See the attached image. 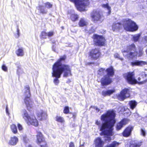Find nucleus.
Returning <instances> with one entry per match:
<instances>
[{
    "instance_id": "1",
    "label": "nucleus",
    "mask_w": 147,
    "mask_h": 147,
    "mask_svg": "<svg viewBox=\"0 0 147 147\" xmlns=\"http://www.w3.org/2000/svg\"><path fill=\"white\" fill-rule=\"evenodd\" d=\"M115 117L114 111H109L101 116V120L104 122L101 126H100V121L97 120L96 121V124L99 126L100 130L102 131L100 135L105 136V140L106 142H109L111 140L110 136L113 134L112 131L115 122Z\"/></svg>"
},
{
    "instance_id": "2",
    "label": "nucleus",
    "mask_w": 147,
    "mask_h": 147,
    "mask_svg": "<svg viewBox=\"0 0 147 147\" xmlns=\"http://www.w3.org/2000/svg\"><path fill=\"white\" fill-rule=\"evenodd\" d=\"M65 59V56L61 57L53 66L52 76L55 77L54 79V82L56 85L58 84L59 80L58 78H60L61 75L63 72L64 73V77H67L69 75H71V69L70 67L67 65L62 64V62L64 61Z\"/></svg>"
},
{
    "instance_id": "3",
    "label": "nucleus",
    "mask_w": 147,
    "mask_h": 147,
    "mask_svg": "<svg viewBox=\"0 0 147 147\" xmlns=\"http://www.w3.org/2000/svg\"><path fill=\"white\" fill-rule=\"evenodd\" d=\"M136 50L135 46L134 44H131L127 47L126 50L122 51L123 55L129 59L136 58L138 55V57L142 56L143 55V52L142 50H140L139 53L135 51L134 52H131L132 51H134Z\"/></svg>"
},
{
    "instance_id": "4",
    "label": "nucleus",
    "mask_w": 147,
    "mask_h": 147,
    "mask_svg": "<svg viewBox=\"0 0 147 147\" xmlns=\"http://www.w3.org/2000/svg\"><path fill=\"white\" fill-rule=\"evenodd\" d=\"M134 74L133 72H129L124 74V77L128 83L131 84H135L138 82L139 84H143L147 81V74L144 72H142L141 75L142 76L143 80L140 82H138L135 79L134 76Z\"/></svg>"
},
{
    "instance_id": "5",
    "label": "nucleus",
    "mask_w": 147,
    "mask_h": 147,
    "mask_svg": "<svg viewBox=\"0 0 147 147\" xmlns=\"http://www.w3.org/2000/svg\"><path fill=\"white\" fill-rule=\"evenodd\" d=\"M22 116L28 125H32L35 126H37L38 125V121L35 117L33 115L30 116L26 111L24 109L22 111Z\"/></svg>"
},
{
    "instance_id": "6",
    "label": "nucleus",
    "mask_w": 147,
    "mask_h": 147,
    "mask_svg": "<svg viewBox=\"0 0 147 147\" xmlns=\"http://www.w3.org/2000/svg\"><path fill=\"white\" fill-rule=\"evenodd\" d=\"M122 25L124 29L127 31H135L138 28V26L134 22L129 19H125L122 21Z\"/></svg>"
},
{
    "instance_id": "7",
    "label": "nucleus",
    "mask_w": 147,
    "mask_h": 147,
    "mask_svg": "<svg viewBox=\"0 0 147 147\" xmlns=\"http://www.w3.org/2000/svg\"><path fill=\"white\" fill-rule=\"evenodd\" d=\"M74 3L77 9L80 11H86V8L89 4V0H69Z\"/></svg>"
},
{
    "instance_id": "8",
    "label": "nucleus",
    "mask_w": 147,
    "mask_h": 147,
    "mask_svg": "<svg viewBox=\"0 0 147 147\" xmlns=\"http://www.w3.org/2000/svg\"><path fill=\"white\" fill-rule=\"evenodd\" d=\"M92 20L94 22L98 21L102 22L104 19V17L102 12L98 9H94L90 13Z\"/></svg>"
},
{
    "instance_id": "9",
    "label": "nucleus",
    "mask_w": 147,
    "mask_h": 147,
    "mask_svg": "<svg viewBox=\"0 0 147 147\" xmlns=\"http://www.w3.org/2000/svg\"><path fill=\"white\" fill-rule=\"evenodd\" d=\"M24 90L26 91L25 93L24 102L27 109L30 110L31 108L33 107L34 104L30 98V94L29 86H26Z\"/></svg>"
},
{
    "instance_id": "10",
    "label": "nucleus",
    "mask_w": 147,
    "mask_h": 147,
    "mask_svg": "<svg viewBox=\"0 0 147 147\" xmlns=\"http://www.w3.org/2000/svg\"><path fill=\"white\" fill-rule=\"evenodd\" d=\"M130 92L129 89L125 88L121 91L120 94L118 95V98L119 100H123L129 96Z\"/></svg>"
},
{
    "instance_id": "11",
    "label": "nucleus",
    "mask_w": 147,
    "mask_h": 147,
    "mask_svg": "<svg viewBox=\"0 0 147 147\" xmlns=\"http://www.w3.org/2000/svg\"><path fill=\"white\" fill-rule=\"evenodd\" d=\"M105 39L102 36L95 35L94 36V42L96 45L102 46L104 45Z\"/></svg>"
},
{
    "instance_id": "12",
    "label": "nucleus",
    "mask_w": 147,
    "mask_h": 147,
    "mask_svg": "<svg viewBox=\"0 0 147 147\" xmlns=\"http://www.w3.org/2000/svg\"><path fill=\"white\" fill-rule=\"evenodd\" d=\"M89 56L91 58L94 59H97L100 55V53L98 49L92 50L89 53Z\"/></svg>"
},
{
    "instance_id": "13",
    "label": "nucleus",
    "mask_w": 147,
    "mask_h": 147,
    "mask_svg": "<svg viewBox=\"0 0 147 147\" xmlns=\"http://www.w3.org/2000/svg\"><path fill=\"white\" fill-rule=\"evenodd\" d=\"M129 121V120L127 118H124L120 122L117 123L116 129L117 130L120 129L123 127L127 124Z\"/></svg>"
},
{
    "instance_id": "14",
    "label": "nucleus",
    "mask_w": 147,
    "mask_h": 147,
    "mask_svg": "<svg viewBox=\"0 0 147 147\" xmlns=\"http://www.w3.org/2000/svg\"><path fill=\"white\" fill-rule=\"evenodd\" d=\"M147 65V62L141 60H136L130 63L131 65L133 67L135 66L142 67Z\"/></svg>"
},
{
    "instance_id": "15",
    "label": "nucleus",
    "mask_w": 147,
    "mask_h": 147,
    "mask_svg": "<svg viewBox=\"0 0 147 147\" xmlns=\"http://www.w3.org/2000/svg\"><path fill=\"white\" fill-rule=\"evenodd\" d=\"M111 82V79L108 76H104L101 80V83L103 86L108 85Z\"/></svg>"
},
{
    "instance_id": "16",
    "label": "nucleus",
    "mask_w": 147,
    "mask_h": 147,
    "mask_svg": "<svg viewBox=\"0 0 147 147\" xmlns=\"http://www.w3.org/2000/svg\"><path fill=\"white\" fill-rule=\"evenodd\" d=\"M133 129L132 127L129 126L127 127L123 133V135L124 137H128L130 135Z\"/></svg>"
},
{
    "instance_id": "17",
    "label": "nucleus",
    "mask_w": 147,
    "mask_h": 147,
    "mask_svg": "<svg viewBox=\"0 0 147 147\" xmlns=\"http://www.w3.org/2000/svg\"><path fill=\"white\" fill-rule=\"evenodd\" d=\"M37 116L38 118L40 120H42L45 119L47 117V115L45 112L41 111L38 112L37 113Z\"/></svg>"
},
{
    "instance_id": "18",
    "label": "nucleus",
    "mask_w": 147,
    "mask_h": 147,
    "mask_svg": "<svg viewBox=\"0 0 147 147\" xmlns=\"http://www.w3.org/2000/svg\"><path fill=\"white\" fill-rule=\"evenodd\" d=\"M95 147H103L104 142L100 138H97L95 141Z\"/></svg>"
},
{
    "instance_id": "19",
    "label": "nucleus",
    "mask_w": 147,
    "mask_h": 147,
    "mask_svg": "<svg viewBox=\"0 0 147 147\" xmlns=\"http://www.w3.org/2000/svg\"><path fill=\"white\" fill-rule=\"evenodd\" d=\"M36 136L37 143L38 144H41L42 142L45 140L43 136L42 135L41 132H38Z\"/></svg>"
},
{
    "instance_id": "20",
    "label": "nucleus",
    "mask_w": 147,
    "mask_h": 147,
    "mask_svg": "<svg viewBox=\"0 0 147 147\" xmlns=\"http://www.w3.org/2000/svg\"><path fill=\"white\" fill-rule=\"evenodd\" d=\"M18 142V139L16 136L11 137L9 141V144L11 145H16Z\"/></svg>"
},
{
    "instance_id": "21",
    "label": "nucleus",
    "mask_w": 147,
    "mask_h": 147,
    "mask_svg": "<svg viewBox=\"0 0 147 147\" xmlns=\"http://www.w3.org/2000/svg\"><path fill=\"white\" fill-rule=\"evenodd\" d=\"M115 90L114 89L109 90L105 91H103L102 92V95L104 96H110L111 94L114 92Z\"/></svg>"
},
{
    "instance_id": "22",
    "label": "nucleus",
    "mask_w": 147,
    "mask_h": 147,
    "mask_svg": "<svg viewBox=\"0 0 147 147\" xmlns=\"http://www.w3.org/2000/svg\"><path fill=\"white\" fill-rule=\"evenodd\" d=\"M106 72H107V76L109 77L112 76L114 74V70L113 68L112 67H111L107 69L106 70Z\"/></svg>"
},
{
    "instance_id": "23",
    "label": "nucleus",
    "mask_w": 147,
    "mask_h": 147,
    "mask_svg": "<svg viewBox=\"0 0 147 147\" xmlns=\"http://www.w3.org/2000/svg\"><path fill=\"white\" fill-rule=\"evenodd\" d=\"M37 9L39 11L40 13L42 14H46L47 12V9L42 5H39L37 7Z\"/></svg>"
},
{
    "instance_id": "24",
    "label": "nucleus",
    "mask_w": 147,
    "mask_h": 147,
    "mask_svg": "<svg viewBox=\"0 0 147 147\" xmlns=\"http://www.w3.org/2000/svg\"><path fill=\"white\" fill-rule=\"evenodd\" d=\"M88 24V22L84 18L81 19L78 23L80 27L86 26Z\"/></svg>"
},
{
    "instance_id": "25",
    "label": "nucleus",
    "mask_w": 147,
    "mask_h": 147,
    "mask_svg": "<svg viewBox=\"0 0 147 147\" xmlns=\"http://www.w3.org/2000/svg\"><path fill=\"white\" fill-rule=\"evenodd\" d=\"M141 35V34H138L132 36V40L134 42L138 41Z\"/></svg>"
},
{
    "instance_id": "26",
    "label": "nucleus",
    "mask_w": 147,
    "mask_h": 147,
    "mask_svg": "<svg viewBox=\"0 0 147 147\" xmlns=\"http://www.w3.org/2000/svg\"><path fill=\"white\" fill-rule=\"evenodd\" d=\"M121 25L119 23H114L112 26V30L114 31L117 30L121 27Z\"/></svg>"
},
{
    "instance_id": "27",
    "label": "nucleus",
    "mask_w": 147,
    "mask_h": 147,
    "mask_svg": "<svg viewBox=\"0 0 147 147\" xmlns=\"http://www.w3.org/2000/svg\"><path fill=\"white\" fill-rule=\"evenodd\" d=\"M142 144V142H131L129 147H140Z\"/></svg>"
},
{
    "instance_id": "28",
    "label": "nucleus",
    "mask_w": 147,
    "mask_h": 147,
    "mask_svg": "<svg viewBox=\"0 0 147 147\" xmlns=\"http://www.w3.org/2000/svg\"><path fill=\"white\" fill-rule=\"evenodd\" d=\"M16 53L18 56H22L24 55L23 50L22 48L18 49L16 51Z\"/></svg>"
},
{
    "instance_id": "29",
    "label": "nucleus",
    "mask_w": 147,
    "mask_h": 147,
    "mask_svg": "<svg viewBox=\"0 0 147 147\" xmlns=\"http://www.w3.org/2000/svg\"><path fill=\"white\" fill-rule=\"evenodd\" d=\"M102 7L104 8H106L109 11L108 15L110 14L111 12V7L109 5L108 3L102 4Z\"/></svg>"
},
{
    "instance_id": "30",
    "label": "nucleus",
    "mask_w": 147,
    "mask_h": 147,
    "mask_svg": "<svg viewBox=\"0 0 147 147\" xmlns=\"http://www.w3.org/2000/svg\"><path fill=\"white\" fill-rule=\"evenodd\" d=\"M11 129L13 133L16 134L17 133V127L15 124H12L11 125Z\"/></svg>"
},
{
    "instance_id": "31",
    "label": "nucleus",
    "mask_w": 147,
    "mask_h": 147,
    "mask_svg": "<svg viewBox=\"0 0 147 147\" xmlns=\"http://www.w3.org/2000/svg\"><path fill=\"white\" fill-rule=\"evenodd\" d=\"M129 105L131 108L133 109L136 107L137 103L135 101L131 100L129 102Z\"/></svg>"
},
{
    "instance_id": "32",
    "label": "nucleus",
    "mask_w": 147,
    "mask_h": 147,
    "mask_svg": "<svg viewBox=\"0 0 147 147\" xmlns=\"http://www.w3.org/2000/svg\"><path fill=\"white\" fill-rule=\"evenodd\" d=\"M79 17L76 14H72L71 16V19L73 21L77 20Z\"/></svg>"
},
{
    "instance_id": "33",
    "label": "nucleus",
    "mask_w": 147,
    "mask_h": 147,
    "mask_svg": "<svg viewBox=\"0 0 147 147\" xmlns=\"http://www.w3.org/2000/svg\"><path fill=\"white\" fill-rule=\"evenodd\" d=\"M119 143L117 142L114 141L107 147H117L119 145Z\"/></svg>"
},
{
    "instance_id": "34",
    "label": "nucleus",
    "mask_w": 147,
    "mask_h": 147,
    "mask_svg": "<svg viewBox=\"0 0 147 147\" xmlns=\"http://www.w3.org/2000/svg\"><path fill=\"white\" fill-rule=\"evenodd\" d=\"M105 72L106 70L105 69L101 68L98 70V75L102 76L104 75Z\"/></svg>"
},
{
    "instance_id": "35",
    "label": "nucleus",
    "mask_w": 147,
    "mask_h": 147,
    "mask_svg": "<svg viewBox=\"0 0 147 147\" xmlns=\"http://www.w3.org/2000/svg\"><path fill=\"white\" fill-rule=\"evenodd\" d=\"M56 120L58 122L62 123L64 122V119L60 116H57L56 117Z\"/></svg>"
},
{
    "instance_id": "36",
    "label": "nucleus",
    "mask_w": 147,
    "mask_h": 147,
    "mask_svg": "<svg viewBox=\"0 0 147 147\" xmlns=\"http://www.w3.org/2000/svg\"><path fill=\"white\" fill-rule=\"evenodd\" d=\"M23 140L24 142L25 143V145L27 147H31V145L28 143L29 141L28 139L26 138H24Z\"/></svg>"
},
{
    "instance_id": "37",
    "label": "nucleus",
    "mask_w": 147,
    "mask_h": 147,
    "mask_svg": "<svg viewBox=\"0 0 147 147\" xmlns=\"http://www.w3.org/2000/svg\"><path fill=\"white\" fill-rule=\"evenodd\" d=\"M45 7L48 9H50L52 8L53 6L52 4L49 2H47L45 3Z\"/></svg>"
},
{
    "instance_id": "38",
    "label": "nucleus",
    "mask_w": 147,
    "mask_h": 147,
    "mask_svg": "<svg viewBox=\"0 0 147 147\" xmlns=\"http://www.w3.org/2000/svg\"><path fill=\"white\" fill-rule=\"evenodd\" d=\"M47 36V33L45 32H42L41 33V37L43 38H46Z\"/></svg>"
},
{
    "instance_id": "39",
    "label": "nucleus",
    "mask_w": 147,
    "mask_h": 147,
    "mask_svg": "<svg viewBox=\"0 0 147 147\" xmlns=\"http://www.w3.org/2000/svg\"><path fill=\"white\" fill-rule=\"evenodd\" d=\"M64 113L67 114L69 112V108L68 107H65L63 111Z\"/></svg>"
},
{
    "instance_id": "40",
    "label": "nucleus",
    "mask_w": 147,
    "mask_h": 147,
    "mask_svg": "<svg viewBox=\"0 0 147 147\" xmlns=\"http://www.w3.org/2000/svg\"><path fill=\"white\" fill-rule=\"evenodd\" d=\"M143 43L146 44L147 43V36L144 37L143 38Z\"/></svg>"
},
{
    "instance_id": "41",
    "label": "nucleus",
    "mask_w": 147,
    "mask_h": 147,
    "mask_svg": "<svg viewBox=\"0 0 147 147\" xmlns=\"http://www.w3.org/2000/svg\"><path fill=\"white\" fill-rule=\"evenodd\" d=\"M47 36L49 37H51L53 36L54 32L53 31H50L47 33Z\"/></svg>"
},
{
    "instance_id": "42",
    "label": "nucleus",
    "mask_w": 147,
    "mask_h": 147,
    "mask_svg": "<svg viewBox=\"0 0 147 147\" xmlns=\"http://www.w3.org/2000/svg\"><path fill=\"white\" fill-rule=\"evenodd\" d=\"M40 144L41 147H45L46 145V143L45 141L44 140L42 142L41 144Z\"/></svg>"
},
{
    "instance_id": "43",
    "label": "nucleus",
    "mask_w": 147,
    "mask_h": 147,
    "mask_svg": "<svg viewBox=\"0 0 147 147\" xmlns=\"http://www.w3.org/2000/svg\"><path fill=\"white\" fill-rule=\"evenodd\" d=\"M114 57L116 58H118L121 61H122L123 59L122 58H120V56L119 54L117 53H116L114 55Z\"/></svg>"
},
{
    "instance_id": "44",
    "label": "nucleus",
    "mask_w": 147,
    "mask_h": 147,
    "mask_svg": "<svg viewBox=\"0 0 147 147\" xmlns=\"http://www.w3.org/2000/svg\"><path fill=\"white\" fill-rule=\"evenodd\" d=\"M18 129L20 131H21L23 129V127L20 124H18Z\"/></svg>"
},
{
    "instance_id": "45",
    "label": "nucleus",
    "mask_w": 147,
    "mask_h": 147,
    "mask_svg": "<svg viewBox=\"0 0 147 147\" xmlns=\"http://www.w3.org/2000/svg\"><path fill=\"white\" fill-rule=\"evenodd\" d=\"M2 68L3 70L5 71H6L7 70V67L5 65H2Z\"/></svg>"
},
{
    "instance_id": "46",
    "label": "nucleus",
    "mask_w": 147,
    "mask_h": 147,
    "mask_svg": "<svg viewBox=\"0 0 147 147\" xmlns=\"http://www.w3.org/2000/svg\"><path fill=\"white\" fill-rule=\"evenodd\" d=\"M141 134L143 136H145V132L143 129H141Z\"/></svg>"
},
{
    "instance_id": "47",
    "label": "nucleus",
    "mask_w": 147,
    "mask_h": 147,
    "mask_svg": "<svg viewBox=\"0 0 147 147\" xmlns=\"http://www.w3.org/2000/svg\"><path fill=\"white\" fill-rule=\"evenodd\" d=\"M69 147H74V145L73 142H70L69 144Z\"/></svg>"
},
{
    "instance_id": "48",
    "label": "nucleus",
    "mask_w": 147,
    "mask_h": 147,
    "mask_svg": "<svg viewBox=\"0 0 147 147\" xmlns=\"http://www.w3.org/2000/svg\"><path fill=\"white\" fill-rule=\"evenodd\" d=\"M17 34L18 35V36H19V35L20 32H19V30L18 29V28H17Z\"/></svg>"
},
{
    "instance_id": "49",
    "label": "nucleus",
    "mask_w": 147,
    "mask_h": 147,
    "mask_svg": "<svg viewBox=\"0 0 147 147\" xmlns=\"http://www.w3.org/2000/svg\"><path fill=\"white\" fill-rule=\"evenodd\" d=\"M141 78L140 77H138V80L139 81H140L141 80Z\"/></svg>"
},
{
    "instance_id": "50",
    "label": "nucleus",
    "mask_w": 147,
    "mask_h": 147,
    "mask_svg": "<svg viewBox=\"0 0 147 147\" xmlns=\"http://www.w3.org/2000/svg\"><path fill=\"white\" fill-rule=\"evenodd\" d=\"M96 109L97 111H99V109L96 107Z\"/></svg>"
},
{
    "instance_id": "51",
    "label": "nucleus",
    "mask_w": 147,
    "mask_h": 147,
    "mask_svg": "<svg viewBox=\"0 0 147 147\" xmlns=\"http://www.w3.org/2000/svg\"><path fill=\"white\" fill-rule=\"evenodd\" d=\"M6 112L7 113H8V110H7V108H6Z\"/></svg>"
},
{
    "instance_id": "52",
    "label": "nucleus",
    "mask_w": 147,
    "mask_h": 147,
    "mask_svg": "<svg viewBox=\"0 0 147 147\" xmlns=\"http://www.w3.org/2000/svg\"><path fill=\"white\" fill-rule=\"evenodd\" d=\"M146 54H147V49L146 51Z\"/></svg>"
}]
</instances>
